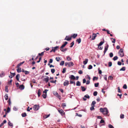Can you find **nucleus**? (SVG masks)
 Returning <instances> with one entry per match:
<instances>
[{
  "label": "nucleus",
  "instance_id": "nucleus-1",
  "mask_svg": "<svg viewBox=\"0 0 128 128\" xmlns=\"http://www.w3.org/2000/svg\"><path fill=\"white\" fill-rule=\"evenodd\" d=\"M100 111L103 113L104 114H106L108 113V111L107 108H100Z\"/></svg>",
  "mask_w": 128,
  "mask_h": 128
},
{
  "label": "nucleus",
  "instance_id": "nucleus-2",
  "mask_svg": "<svg viewBox=\"0 0 128 128\" xmlns=\"http://www.w3.org/2000/svg\"><path fill=\"white\" fill-rule=\"evenodd\" d=\"M118 54L120 56L122 57L124 56V54L123 53V51L122 49H121L118 52Z\"/></svg>",
  "mask_w": 128,
  "mask_h": 128
},
{
  "label": "nucleus",
  "instance_id": "nucleus-3",
  "mask_svg": "<svg viewBox=\"0 0 128 128\" xmlns=\"http://www.w3.org/2000/svg\"><path fill=\"white\" fill-rule=\"evenodd\" d=\"M33 109L34 110H37L39 108V106L38 105H35L33 108Z\"/></svg>",
  "mask_w": 128,
  "mask_h": 128
},
{
  "label": "nucleus",
  "instance_id": "nucleus-4",
  "mask_svg": "<svg viewBox=\"0 0 128 128\" xmlns=\"http://www.w3.org/2000/svg\"><path fill=\"white\" fill-rule=\"evenodd\" d=\"M69 82L68 80H66L64 83V86H67L69 84Z\"/></svg>",
  "mask_w": 128,
  "mask_h": 128
},
{
  "label": "nucleus",
  "instance_id": "nucleus-5",
  "mask_svg": "<svg viewBox=\"0 0 128 128\" xmlns=\"http://www.w3.org/2000/svg\"><path fill=\"white\" fill-rule=\"evenodd\" d=\"M46 77V78H45L43 80L45 81L46 82H48L49 80V77L47 76H45Z\"/></svg>",
  "mask_w": 128,
  "mask_h": 128
},
{
  "label": "nucleus",
  "instance_id": "nucleus-6",
  "mask_svg": "<svg viewBox=\"0 0 128 128\" xmlns=\"http://www.w3.org/2000/svg\"><path fill=\"white\" fill-rule=\"evenodd\" d=\"M97 35L96 34L94 33H93L92 36V40H94L95 38L96 37V36Z\"/></svg>",
  "mask_w": 128,
  "mask_h": 128
},
{
  "label": "nucleus",
  "instance_id": "nucleus-7",
  "mask_svg": "<svg viewBox=\"0 0 128 128\" xmlns=\"http://www.w3.org/2000/svg\"><path fill=\"white\" fill-rule=\"evenodd\" d=\"M58 112H59L63 116L64 114V111L62 110H58Z\"/></svg>",
  "mask_w": 128,
  "mask_h": 128
},
{
  "label": "nucleus",
  "instance_id": "nucleus-8",
  "mask_svg": "<svg viewBox=\"0 0 128 128\" xmlns=\"http://www.w3.org/2000/svg\"><path fill=\"white\" fill-rule=\"evenodd\" d=\"M70 78L71 80H74L76 78L73 75H70L69 77Z\"/></svg>",
  "mask_w": 128,
  "mask_h": 128
},
{
  "label": "nucleus",
  "instance_id": "nucleus-9",
  "mask_svg": "<svg viewBox=\"0 0 128 128\" xmlns=\"http://www.w3.org/2000/svg\"><path fill=\"white\" fill-rule=\"evenodd\" d=\"M108 47V44H107L106 46H105L104 48V54H105L107 50Z\"/></svg>",
  "mask_w": 128,
  "mask_h": 128
},
{
  "label": "nucleus",
  "instance_id": "nucleus-10",
  "mask_svg": "<svg viewBox=\"0 0 128 128\" xmlns=\"http://www.w3.org/2000/svg\"><path fill=\"white\" fill-rule=\"evenodd\" d=\"M74 65V64L72 62H68V66L69 67L73 66Z\"/></svg>",
  "mask_w": 128,
  "mask_h": 128
},
{
  "label": "nucleus",
  "instance_id": "nucleus-11",
  "mask_svg": "<svg viewBox=\"0 0 128 128\" xmlns=\"http://www.w3.org/2000/svg\"><path fill=\"white\" fill-rule=\"evenodd\" d=\"M19 88L21 90H22L24 89V86L23 85H20V86Z\"/></svg>",
  "mask_w": 128,
  "mask_h": 128
},
{
  "label": "nucleus",
  "instance_id": "nucleus-12",
  "mask_svg": "<svg viewBox=\"0 0 128 128\" xmlns=\"http://www.w3.org/2000/svg\"><path fill=\"white\" fill-rule=\"evenodd\" d=\"M71 39V38H68L67 36H66V38L64 39V40H67L68 41H69Z\"/></svg>",
  "mask_w": 128,
  "mask_h": 128
},
{
  "label": "nucleus",
  "instance_id": "nucleus-13",
  "mask_svg": "<svg viewBox=\"0 0 128 128\" xmlns=\"http://www.w3.org/2000/svg\"><path fill=\"white\" fill-rule=\"evenodd\" d=\"M59 46H56L52 48V50H53V52H55L56 50L58 48Z\"/></svg>",
  "mask_w": 128,
  "mask_h": 128
},
{
  "label": "nucleus",
  "instance_id": "nucleus-14",
  "mask_svg": "<svg viewBox=\"0 0 128 128\" xmlns=\"http://www.w3.org/2000/svg\"><path fill=\"white\" fill-rule=\"evenodd\" d=\"M20 77V76L19 74H17L16 76V78L18 81H19V79Z\"/></svg>",
  "mask_w": 128,
  "mask_h": 128
},
{
  "label": "nucleus",
  "instance_id": "nucleus-15",
  "mask_svg": "<svg viewBox=\"0 0 128 128\" xmlns=\"http://www.w3.org/2000/svg\"><path fill=\"white\" fill-rule=\"evenodd\" d=\"M88 61V59H86L85 60L83 61V64L84 65L86 64Z\"/></svg>",
  "mask_w": 128,
  "mask_h": 128
},
{
  "label": "nucleus",
  "instance_id": "nucleus-16",
  "mask_svg": "<svg viewBox=\"0 0 128 128\" xmlns=\"http://www.w3.org/2000/svg\"><path fill=\"white\" fill-rule=\"evenodd\" d=\"M18 68L16 70L18 72H20L21 71V68L19 67H18Z\"/></svg>",
  "mask_w": 128,
  "mask_h": 128
},
{
  "label": "nucleus",
  "instance_id": "nucleus-17",
  "mask_svg": "<svg viewBox=\"0 0 128 128\" xmlns=\"http://www.w3.org/2000/svg\"><path fill=\"white\" fill-rule=\"evenodd\" d=\"M41 94V90L40 89H39L38 90V97H39L40 96V95Z\"/></svg>",
  "mask_w": 128,
  "mask_h": 128
},
{
  "label": "nucleus",
  "instance_id": "nucleus-18",
  "mask_svg": "<svg viewBox=\"0 0 128 128\" xmlns=\"http://www.w3.org/2000/svg\"><path fill=\"white\" fill-rule=\"evenodd\" d=\"M81 88L82 91L83 92L85 91L86 89L84 86H81Z\"/></svg>",
  "mask_w": 128,
  "mask_h": 128
},
{
  "label": "nucleus",
  "instance_id": "nucleus-19",
  "mask_svg": "<svg viewBox=\"0 0 128 128\" xmlns=\"http://www.w3.org/2000/svg\"><path fill=\"white\" fill-rule=\"evenodd\" d=\"M77 36V34H74L72 36V37L73 38H75Z\"/></svg>",
  "mask_w": 128,
  "mask_h": 128
},
{
  "label": "nucleus",
  "instance_id": "nucleus-20",
  "mask_svg": "<svg viewBox=\"0 0 128 128\" xmlns=\"http://www.w3.org/2000/svg\"><path fill=\"white\" fill-rule=\"evenodd\" d=\"M66 58L67 60L68 61H70L72 60L71 58L69 57V56H67Z\"/></svg>",
  "mask_w": 128,
  "mask_h": 128
},
{
  "label": "nucleus",
  "instance_id": "nucleus-21",
  "mask_svg": "<svg viewBox=\"0 0 128 128\" xmlns=\"http://www.w3.org/2000/svg\"><path fill=\"white\" fill-rule=\"evenodd\" d=\"M22 116L23 117H25L26 116V113H23L22 114Z\"/></svg>",
  "mask_w": 128,
  "mask_h": 128
},
{
  "label": "nucleus",
  "instance_id": "nucleus-22",
  "mask_svg": "<svg viewBox=\"0 0 128 128\" xmlns=\"http://www.w3.org/2000/svg\"><path fill=\"white\" fill-rule=\"evenodd\" d=\"M80 83L79 81H78L76 83V85L77 86H80Z\"/></svg>",
  "mask_w": 128,
  "mask_h": 128
},
{
  "label": "nucleus",
  "instance_id": "nucleus-23",
  "mask_svg": "<svg viewBox=\"0 0 128 128\" xmlns=\"http://www.w3.org/2000/svg\"><path fill=\"white\" fill-rule=\"evenodd\" d=\"M4 97L5 98V99L7 100H8V96L7 94H6L4 96Z\"/></svg>",
  "mask_w": 128,
  "mask_h": 128
},
{
  "label": "nucleus",
  "instance_id": "nucleus-24",
  "mask_svg": "<svg viewBox=\"0 0 128 128\" xmlns=\"http://www.w3.org/2000/svg\"><path fill=\"white\" fill-rule=\"evenodd\" d=\"M60 50L62 52H64L65 51H66L68 49L67 48H66L65 49H63V48L62 49H60Z\"/></svg>",
  "mask_w": 128,
  "mask_h": 128
},
{
  "label": "nucleus",
  "instance_id": "nucleus-25",
  "mask_svg": "<svg viewBox=\"0 0 128 128\" xmlns=\"http://www.w3.org/2000/svg\"><path fill=\"white\" fill-rule=\"evenodd\" d=\"M4 73L3 72H2L0 74V76L2 77L4 76Z\"/></svg>",
  "mask_w": 128,
  "mask_h": 128
},
{
  "label": "nucleus",
  "instance_id": "nucleus-26",
  "mask_svg": "<svg viewBox=\"0 0 128 128\" xmlns=\"http://www.w3.org/2000/svg\"><path fill=\"white\" fill-rule=\"evenodd\" d=\"M125 67H123L120 70V71H124L125 70Z\"/></svg>",
  "mask_w": 128,
  "mask_h": 128
},
{
  "label": "nucleus",
  "instance_id": "nucleus-27",
  "mask_svg": "<svg viewBox=\"0 0 128 128\" xmlns=\"http://www.w3.org/2000/svg\"><path fill=\"white\" fill-rule=\"evenodd\" d=\"M50 114H48L47 115H46L44 116V118H48V117H49V116H50Z\"/></svg>",
  "mask_w": 128,
  "mask_h": 128
},
{
  "label": "nucleus",
  "instance_id": "nucleus-28",
  "mask_svg": "<svg viewBox=\"0 0 128 128\" xmlns=\"http://www.w3.org/2000/svg\"><path fill=\"white\" fill-rule=\"evenodd\" d=\"M64 61H62L60 63V65L61 66H62L64 65Z\"/></svg>",
  "mask_w": 128,
  "mask_h": 128
},
{
  "label": "nucleus",
  "instance_id": "nucleus-29",
  "mask_svg": "<svg viewBox=\"0 0 128 128\" xmlns=\"http://www.w3.org/2000/svg\"><path fill=\"white\" fill-rule=\"evenodd\" d=\"M92 107L90 108V110H94V105L91 106Z\"/></svg>",
  "mask_w": 128,
  "mask_h": 128
},
{
  "label": "nucleus",
  "instance_id": "nucleus-30",
  "mask_svg": "<svg viewBox=\"0 0 128 128\" xmlns=\"http://www.w3.org/2000/svg\"><path fill=\"white\" fill-rule=\"evenodd\" d=\"M56 59L58 62L59 61L61 60L60 58V57H56Z\"/></svg>",
  "mask_w": 128,
  "mask_h": 128
},
{
  "label": "nucleus",
  "instance_id": "nucleus-31",
  "mask_svg": "<svg viewBox=\"0 0 128 128\" xmlns=\"http://www.w3.org/2000/svg\"><path fill=\"white\" fill-rule=\"evenodd\" d=\"M104 43V42L102 41L100 43H99V44L98 45V46H101Z\"/></svg>",
  "mask_w": 128,
  "mask_h": 128
},
{
  "label": "nucleus",
  "instance_id": "nucleus-32",
  "mask_svg": "<svg viewBox=\"0 0 128 128\" xmlns=\"http://www.w3.org/2000/svg\"><path fill=\"white\" fill-rule=\"evenodd\" d=\"M118 58L117 56H116L113 58V60H114L115 61Z\"/></svg>",
  "mask_w": 128,
  "mask_h": 128
},
{
  "label": "nucleus",
  "instance_id": "nucleus-33",
  "mask_svg": "<svg viewBox=\"0 0 128 128\" xmlns=\"http://www.w3.org/2000/svg\"><path fill=\"white\" fill-rule=\"evenodd\" d=\"M98 92L96 91L94 92L93 93V95L94 96H96Z\"/></svg>",
  "mask_w": 128,
  "mask_h": 128
},
{
  "label": "nucleus",
  "instance_id": "nucleus-34",
  "mask_svg": "<svg viewBox=\"0 0 128 128\" xmlns=\"http://www.w3.org/2000/svg\"><path fill=\"white\" fill-rule=\"evenodd\" d=\"M108 127L109 128H114V126L110 124H109L108 125Z\"/></svg>",
  "mask_w": 128,
  "mask_h": 128
},
{
  "label": "nucleus",
  "instance_id": "nucleus-35",
  "mask_svg": "<svg viewBox=\"0 0 128 128\" xmlns=\"http://www.w3.org/2000/svg\"><path fill=\"white\" fill-rule=\"evenodd\" d=\"M84 97L86 98H90L88 94H86V95L84 96Z\"/></svg>",
  "mask_w": 128,
  "mask_h": 128
},
{
  "label": "nucleus",
  "instance_id": "nucleus-36",
  "mask_svg": "<svg viewBox=\"0 0 128 128\" xmlns=\"http://www.w3.org/2000/svg\"><path fill=\"white\" fill-rule=\"evenodd\" d=\"M77 41L78 44L80 43L81 41V39L80 38H79L77 40Z\"/></svg>",
  "mask_w": 128,
  "mask_h": 128
},
{
  "label": "nucleus",
  "instance_id": "nucleus-37",
  "mask_svg": "<svg viewBox=\"0 0 128 128\" xmlns=\"http://www.w3.org/2000/svg\"><path fill=\"white\" fill-rule=\"evenodd\" d=\"M42 96L44 98H46V94H43L42 95Z\"/></svg>",
  "mask_w": 128,
  "mask_h": 128
},
{
  "label": "nucleus",
  "instance_id": "nucleus-38",
  "mask_svg": "<svg viewBox=\"0 0 128 128\" xmlns=\"http://www.w3.org/2000/svg\"><path fill=\"white\" fill-rule=\"evenodd\" d=\"M113 79V77L111 76H110L108 77V79L112 80Z\"/></svg>",
  "mask_w": 128,
  "mask_h": 128
},
{
  "label": "nucleus",
  "instance_id": "nucleus-39",
  "mask_svg": "<svg viewBox=\"0 0 128 128\" xmlns=\"http://www.w3.org/2000/svg\"><path fill=\"white\" fill-rule=\"evenodd\" d=\"M70 82L71 84H74V85H75V82L72 81V80H70Z\"/></svg>",
  "mask_w": 128,
  "mask_h": 128
},
{
  "label": "nucleus",
  "instance_id": "nucleus-40",
  "mask_svg": "<svg viewBox=\"0 0 128 128\" xmlns=\"http://www.w3.org/2000/svg\"><path fill=\"white\" fill-rule=\"evenodd\" d=\"M92 66L91 65H89L88 67V68L89 69H91L92 68Z\"/></svg>",
  "mask_w": 128,
  "mask_h": 128
},
{
  "label": "nucleus",
  "instance_id": "nucleus-41",
  "mask_svg": "<svg viewBox=\"0 0 128 128\" xmlns=\"http://www.w3.org/2000/svg\"><path fill=\"white\" fill-rule=\"evenodd\" d=\"M124 114H121L120 116V118H124Z\"/></svg>",
  "mask_w": 128,
  "mask_h": 128
},
{
  "label": "nucleus",
  "instance_id": "nucleus-42",
  "mask_svg": "<svg viewBox=\"0 0 128 128\" xmlns=\"http://www.w3.org/2000/svg\"><path fill=\"white\" fill-rule=\"evenodd\" d=\"M58 98H59L60 100L61 99L60 96L58 94L56 96Z\"/></svg>",
  "mask_w": 128,
  "mask_h": 128
},
{
  "label": "nucleus",
  "instance_id": "nucleus-43",
  "mask_svg": "<svg viewBox=\"0 0 128 128\" xmlns=\"http://www.w3.org/2000/svg\"><path fill=\"white\" fill-rule=\"evenodd\" d=\"M5 91L6 92H8V87L7 86H6L5 87Z\"/></svg>",
  "mask_w": 128,
  "mask_h": 128
},
{
  "label": "nucleus",
  "instance_id": "nucleus-44",
  "mask_svg": "<svg viewBox=\"0 0 128 128\" xmlns=\"http://www.w3.org/2000/svg\"><path fill=\"white\" fill-rule=\"evenodd\" d=\"M123 88L124 89H126L127 88V86H126V84H124V86L123 87Z\"/></svg>",
  "mask_w": 128,
  "mask_h": 128
},
{
  "label": "nucleus",
  "instance_id": "nucleus-45",
  "mask_svg": "<svg viewBox=\"0 0 128 128\" xmlns=\"http://www.w3.org/2000/svg\"><path fill=\"white\" fill-rule=\"evenodd\" d=\"M96 104V102L95 101H93L92 102V103L91 104V106L94 105V104Z\"/></svg>",
  "mask_w": 128,
  "mask_h": 128
},
{
  "label": "nucleus",
  "instance_id": "nucleus-46",
  "mask_svg": "<svg viewBox=\"0 0 128 128\" xmlns=\"http://www.w3.org/2000/svg\"><path fill=\"white\" fill-rule=\"evenodd\" d=\"M99 85V83H96L94 84V86L95 87H97Z\"/></svg>",
  "mask_w": 128,
  "mask_h": 128
},
{
  "label": "nucleus",
  "instance_id": "nucleus-47",
  "mask_svg": "<svg viewBox=\"0 0 128 128\" xmlns=\"http://www.w3.org/2000/svg\"><path fill=\"white\" fill-rule=\"evenodd\" d=\"M74 42H72V43H71L70 44L71 46H70V48H72V47L74 45Z\"/></svg>",
  "mask_w": 128,
  "mask_h": 128
},
{
  "label": "nucleus",
  "instance_id": "nucleus-48",
  "mask_svg": "<svg viewBox=\"0 0 128 128\" xmlns=\"http://www.w3.org/2000/svg\"><path fill=\"white\" fill-rule=\"evenodd\" d=\"M55 71V70L54 69H52L51 70V72L52 74L54 73Z\"/></svg>",
  "mask_w": 128,
  "mask_h": 128
},
{
  "label": "nucleus",
  "instance_id": "nucleus-49",
  "mask_svg": "<svg viewBox=\"0 0 128 128\" xmlns=\"http://www.w3.org/2000/svg\"><path fill=\"white\" fill-rule=\"evenodd\" d=\"M113 54L112 52H110V58H112L113 56Z\"/></svg>",
  "mask_w": 128,
  "mask_h": 128
},
{
  "label": "nucleus",
  "instance_id": "nucleus-50",
  "mask_svg": "<svg viewBox=\"0 0 128 128\" xmlns=\"http://www.w3.org/2000/svg\"><path fill=\"white\" fill-rule=\"evenodd\" d=\"M53 93L54 95L56 96L58 94V93L56 92H53Z\"/></svg>",
  "mask_w": 128,
  "mask_h": 128
},
{
  "label": "nucleus",
  "instance_id": "nucleus-51",
  "mask_svg": "<svg viewBox=\"0 0 128 128\" xmlns=\"http://www.w3.org/2000/svg\"><path fill=\"white\" fill-rule=\"evenodd\" d=\"M8 125L10 126H12V124L10 122H8Z\"/></svg>",
  "mask_w": 128,
  "mask_h": 128
},
{
  "label": "nucleus",
  "instance_id": "nucleus-52",
  "mask_svg": "<svg viewBox=\"0 0 128 128\" xmlns=\"http://www.w3.org/2000/svg\"><path fill=\"white\" fill-rule=\"evenodd\" d=\"M66 68H64L63 69V70L62 71V72L63 73H64L66 71Z\"/></svg>",
  "mask_w": 128,
  "mask_h": 128
},
{
  "label": "nucleus",
  "instance_id": "nucleus-53",
  "mask_svg": "<svg viewBox=\"0 0 128 128\" xmlns=\"http://www.w3.org/2000/svg\"><path fill=\"white\" fill-rule=\"evenodd\" d=\"M112 62H108V66L109 67H110L112 66Z\"/></svg>",
  "mask_w": 128,
  "mask_h": 128
},
{
  "label": "nucleus",
  "instance_id": "nucleus-54",
  "mask_svg": "<svg viewBox=\"0 0 128 128\" xmlns=\"http://www.w3.org/2000/svg\"><path fill=\"white\" fill-rule=\"evenodd\" d=\"M29 72H29L26 71V70H25V71L24 72L25 74H28L29 73Z\"/></svg>",
  "mask_w": 128,
  "mask_h": 128
},
{
  "label": "nucleus",
  "instance_id": "nucleus-55",
  "mask_svg": "<svg viewBox=\"0 0 128 128\" xmlns=\"http://www.w3.org/2000/svg\"><path fill=\"white\" fill-rule=\"evenodd\" d=\"M44 52H41V53H39L38 54L39 56H43L44 54Z\"/></svg>",
  "mask_w": 128,
  "mask_h": 128
},
{
  "label": "nucleus",
  "instance_id": "nucleus-56",
  "mask_svg": "<svg viewBox=\"0 0 128 128\" xmlns=\"http://www.w3.org/2000/svg\"><path fill=\"white\" fill-rule=\"evenodd\" d=\"M10 108L9 107H8V108L7 110V112L8 113L10 111Z\"/></svg>",
  "mask_w": 128,
  "mask_h": 128
},
{
  "label": "nucleus",
  "instance_id": "nucleus-57",
  "mask_svg": "<svg viewBox=\"0 0 128 128\" xmlns=\"http://www.w3.org/2000/svg\"><path fill=\"white\" fill-rule=\"evenodd\" d=\"M48 90H45L43 92V93H45V94H46L47 92L48 91Z\"/></svg>",
  "mask_w": 128,
  "mask_h": 128
},
{
  "label": "nucleus",
  "instance_id": "nucleus-58",
  "mask_svg": "<svg viewBox=\"0 0 128 128\" xmlns=\"http://www.w3.org/2000/svg\"><path fill=\"white\" fill-rule=\"evenodd\" d=\"M76 116H79L80 117H81L82 116V115L81 114H78V113H76Z\"/></svg>",
  "mask_w": 128,
  "mask_h": 128
},
{
  "label": "nucleus",
  "instance_id": "nucleus-59",
  "mask_svg": "<svg viewBox=\"0 0 128 128\" xmlns=\"http://www.w3.org/2000/svg\"><path fill=\"white\" fill-rule=\"evenodd\" d=\"M118 91L119 92L121 93V92L119 87H118Z\"/></svg>",
  "mask_w": 128,
  "mask_h": 128
},
{
  "label": "nucleus",
  "instance_id": "nucleus-60",
  "mask_svg": "<svg viewBox=\"0 0 128 128\" xmlns=\"http://www.w3.org/2000/svg\"><path fill=\"white\" fill-rule=\"evenodd\" d=\"M78 73L80 74H82L83 72H82V70H79L78 72Z\"/></svg>",
  "mask_w": 128,
  "mask_h": 128
},
{
  "label": "nucleus",
  "instance_id": "nucleus-61",
  "mask_svg": "<svg viewBox=\"0 0 128 128\" xmlns=\"http://www.w3.org/2000/svg\"><path fill=\"white\" fill-rule=\"evenodd\" d=\"M62 106L63 107H65L66 106V105L65 103H62Z\"/></svg>",
  "mask_w": 128,
  "mask_h": 128
},
{
  "label": "nucleus",
  "instance_id": "nucleus-62",
  "mask_svg": "<svg viewBox=\"0 0 128 128\" xmlns=\"http://www.w3.org/2000/svg\"><path fill=\"white\" fill-rule=\"evenodd\" d=\"M65 46H64V44L62 45V46H61L60 48V49H62Z\"/></svg>",
  "mask_w": 128,
  "mask_h": 128
},
{
  "label": "nucleus",
  "instance_id": "nucleus-63",
  "mask_svg": "<svg viewBox=\"0 0 128 128\" xmlns=\"http://www.w3.org/2000/svg\"><path fill=\"white\" fill-rule=\"evenodd\" d=\"M121 63L120 61H118V64L119 65H121Z\"/></svg>",
  "mask_w": 128,
  "mask_h": 128
},
{
  "label": "nucleus",
  "instance_id": "nucleus-64",
  "mask_svg": "<svg viewBox=\"0 0 128 128\" xmlns=\"http://www.w3.org/2000/svg\"><path fill=\"white\" fill-rule=\"evenodd\" d=\"M90 80H88L86 82V84H89L90 83Z\"/></svg>",
  "mask_w": 128,
  "mask_h": 128
}]
</instances>
